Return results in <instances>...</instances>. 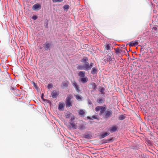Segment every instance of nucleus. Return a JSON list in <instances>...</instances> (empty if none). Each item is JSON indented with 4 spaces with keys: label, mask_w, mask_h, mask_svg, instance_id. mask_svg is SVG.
<instances>
[{
    "label": "nucleus",
    "mask_w": 158,
    "mask_h": 158,
    "mask_svg": "<svg viewBox=\"0 0 158 158\" xmlns=\"http://www.w3.org/2000/svg\"><path fill=\"white\" fill-rule=\"evenodd\" d=\"M63 0H52L53 2H60L63 1Z\"/></svg>",
    "instance_id": "nucleus-33"
},
{
    "label": "nucleus",
    "mask_w": 158,
    "mask_h": 158,
    "mask_svg": "<svg viewBox=\"0 0 158 158\" xmlns=\"http://www.w3.org/2000/svg\"><path fill=\"white\" fill-rule=\"evenodd\" d=\"M34 86L36 88H37V85H36L35 83H34Z\"/></svg>",
    "instance_id": "nucleus-44"
},
{
    "label": "nucleus",
    "mask_w": 158,
    "mask_h": 158,
    "mask_svg": "<svg viewBox=\"0 0 158 158\" xmlns=\"http://www.w3.org/2000/svg\"><path fill=\"white\" fill-rule=\"evenodd\" d=\"M84 137L85 138L89 139L91 137V135L89 134H86L85 135Z\"/></svg>",
    "instance_id": "nucleus-30"
},
{
    "label": "nucleus",
    "mask_w": 158,
    "mask_h": 158,
    "mask_svg": "<svg viewBox=\"0 0 158 158\" xmlns=\"http://www.w3.org/2000/svg\"><path fill=\"white\" fill-rule=\"evenodd\" d=\"M88 60V58L87 57H84L81 60V61L83 63H85L87 62Z\"/></svg>",
    "instance_id": "nucleus-23"
},
{
    "label": "nucleus",
    "mask_w": 158,
    "mask_h": 158,
    "mask_svg": "<svg viewBox=\"0 0 158 158\" xmlns=\"http://www.w3.org/2000/svg\"><path fill=\"white\" fill-rule=\"evenodd\" d=\"M106 49L107 50H109L110 49V46L109 44H107L106 45Z\"/></svg>",
    "instance_id": "nucleus-35"
},
{
    "label": "nucleus",
    "mask_w": 158,
    "mask_h": 158,
    "mask_svg": "<svg viewBox=\"0 0 158 158\" xmlns=\"http://www.w3.org/2000/svg\"><path fill=\"white\" fill-rule=\"evenodd\" d=\"M90 85L92 86L91 88L94 90H95L97 89V86L95 83L92 82L90 84Z\"/></svg>",
    "instance_id": "nucleus-17"
},
{
    "label": "nucleus",
    "mask_w": 158,
    "mask_h": 158,
    "mask_svg": "<svg viewBox=\"0 0 158 158\" xmlns=\"http://www.w3.org/2000/svg\"><path fill=\"white\" fill-rule=\"evenodd\" d=\"M80 130L82 131L84 130L85 128V127L83 124H81L79 126L78 128Z\"/></svg>",
    "instance_id": "nucleus-21"
},
{
    "label": "nucleus",
    "mask_w": 158,
    "mask_h": 158,
    "mask_svg": "<svg viewBox=\"0 0 158 158\" xmlns=\"http://www.w3.org/2000/svg\"><path fill=\"white\" fill-rule=\"evenodd\" d=\"M77 69L81 70H85V69L84 65H79L77 66Z\"/></svg>",
    "instance_id": "nucleus-20"
},
{
    "label": "nucleus",
    "mask_w": 158,
    "mask_h": 158,
    "mask_svg": "<svg viewBox=\"0 0 158 158\" xmlns=\"http://www.w3.org/2000/svg\"><path fill=\"white\" fill-rule=\"evenodd\" d=\"M78 112L79 115L81 116H83L85 114L84 111L82 110H80Z\"/></svg>",
    "instance_id": "nucleus-22"
},
{
    "label": "nucleus",
    "mask_w": 158,
    "mask_h": 158,
    "mask_svg": "<svg viewBox=\"0 0 158 158\" xmlns=\"http://www.w3.org/2000/svg\"><path fill=\"white\" fill-rule=\"evenodd\" d=\"M98 72V70L97 68L94 67L92 69L91 73L93 74H96Z\"/></svg>",
    "instance_id": "nucleus-10"
},
{
    "label": "nucleus",
    "mask_w": 158,
    "mask_h": 158,
    "mask_svg": "<svg viewBox=\"0 0 158 158\" xmlns=\"http://www.w3.org/2000/svg\"><path fill=\"white\" fill-rule=\"evenodd\" d=\"M68 84L67 81H63L62 84L61 86L63 88H65L68 87Z\"/></svg>",
    "instance_id": "nucleus-16"
},
{
    "label": "nucleus",
    "mask_w": 158,
    "mask_h": 158,
    "mask_svg": "<svg viewBox=\"0 0 158 158\" xmlns=\"http://www.w3.org/2000/svg\"><path fill=\"white\" fill-rule=\"evenodd\" d=\"M41 8V5L39 4H35L32 6V9L34 10H39Z\"/></svg>",
    "instance_id": "nucleus-5"
},
{
    "label": "nucleus",
    "mask_w": 158,
    "mask_h": 158,
    "mask_svg": "<svg viewBox=\"0 0 158 158\" xmlns=\"http://www.w3.org/2000/svg\"><path fill=\"white\" fill-rule=\"evenodd\" d=\"M44 94L42 93L41 94V98L43 100V101H44V102L46 101L47 100L46 99H44Z\"/></svg>",
    "instance_id": "nucleus-34"
},
{
    "label": "nucleus",
    "mask_w": 158,
    "mask_h": 158,
    "mask_svg": "<svg viewBox=\"0 0 158 158\" xmlns=\"http://www.w3.org/2000/svg\"><path fill=\"white\" fill-rule=\"evenodd\" d=\"M114 59V56L111 53H109L104 57L103 61L105 63L109 62V64H110Z\"/></svg>",
    "instance_id": "nucleus-1"
},
{
    "label": "nucleus",
    "mask_w": 158,
    "mask_h": 158,
    "mask_svg": "<svg viewBox=\"0 0 158 158\" xmlns=\"http://www.w3.org/2000/svg\"><path fill=\"white\" fill-rule=\"evenodd\" d=\"M69 123L71 125V127L73 129H77V126L74 123V122Z\"/></svg>",
    "instance_id": "nucleus-18"
},
{
    "label": "nucleus",
    "mask_w": 158,
    "mask_h": 158,
    "mask_svg": "<svg viewBox=\"0 0 158 158\" xmlns=\"http://www.w3.org/2000/svg\"><path fill=\"white\" fill-rule=\"evenodd\" d=\"M65 116L66 118H68L69 117L70 115L69 114H65Z\"/></svg>",
    "instance_id": "nucleus-42"
},
{
    "label": "nucleus",
    "mask_w": 158,
    "mask_h": 158,
    "mask_svg": "<svg viewBox=\"0 0 158 158\" xmlns=\"http://www.w3.org/2000/svg\"><path fill=\"white\" fill-rule=\"evenodd\" d=\"M75 97L76 99L77 100H79L80 101L81 100V96L79 95H76Z\"/></svg>",
    "instance_id": "nucleus-31"
},
{
    "label": "nucleus",
    "mask_w": 158,
    "mask_h": 158,
    "mask_svg": "<svg viewBox=\"0 0 158 158\" xmlns=\"http://www.w3.org/2000/svg\"><path fill=\"white\" fill-rule=\"evenodd\" d=\"M115 53L116 54H118L119 53H120L122 52V50L121 49H119L118 48L117 49H115Z\"/></svg>",
    "instance_id": "nucleus-24"
},
{
    "label": "nucleus",
    "mask_w": 158,
    "mask_h": 158,
    "mask_svg": "<svg viewBox=\"0 0 158 158\" xmlns=\"http://www.w3.org/2000/svg\"><path fill=\"white\" fill-rule=\"evenodd\" d=\"M88 103L89 105L91 106L92 105V104L91 102L89 99H88Z\"/></svg>",
    "instance_id": "nucleus-36"
},
{
    "label": "nucleus",
    "mask_w": 158,
    "mask_h": 158,
    "mask_svg": "<svg viewBox=\"0 0 158 158\" xmlns=\"http://www.w3.org/2000/svg\"><path fill=\"white\" fill-rule=\"evenodd\" d=\"M105 90V89L103 87H101L99 89V91L101 93V94H104L105 93L104 92V91Z\"/></svg>",
    "instance_id": "nucleus-25"
},
{
    "label": "nucleus",
    "mask_w": 158,
    "mask_h": 158,
    "mask_svg": "<svg viewBox=\"0 0 158 158\" xmlns=\"http://www.w3.org/2000/svg\"><path fill=\"white\" fill-rule=\"evenodd\" d=\"M109 133H108L107 132H105L104 133L100 135V138L101 139L105 137L108 136L109 135Z\"/></svg>",
    "instance_id": "nucleus-19"
},
{
    "label": "nucleus",
    "mask_w": 158,
    "mask_h": 158,
    "mask_svg": "<svg viewBox=\"0 0 158 158\" xmlns=\"http://www.w3.org/2000/svg\"><path fill=\"white\" fill-rule=\"evenodd\" d=\"M52 87V85L51 84H48L47 87L48 89H50Z\"/></svg>",
    "instance_id": "nucleus-39"
},
{
    "label": "nucleus",
    "mask_w": 158,
    "mask_h": 158,
    "mask_svg": "<svg viewBox=\"0 0 158 158\" xmlns=\"http://www.w3.org/2000/svg\"><path fill=\"white\" fill-rule=\"evenodd\" d=\"M69 8V6L68 5H65L63 6V8L65 10H68Z\"/></svg>",
    "instance_id": "nucleus-26"
},
{
    "label": "nucleus",
    "mask_w": 158,
    "mask_h": 158,
    "mask_svg": "<svg viewBox=\"0 0 158 158\" xmlns=\"http://www.w3.org/2000/svg\"><path fill=\"white\" fill-rule=\"evenodd\" d=\"M85 63L84 64V66L85 70L88 71L89 70V64L88 62H87Z\"/></svg>",
    "instance_id": "nucleus-15"
},
{
    "label": "nucleus",
    "mask_w": 158,
    "mask_h": 158,
    "mask_svg": "<svg viewBox=\"0 0 158 158\" xmlns=\"http://www.w3.org/2000/svg\"><path fill=\"white\" fill-rule=\"evenodd\" d=\"M117 129V127L116 126H113L110 128V131L112 133L116 131Z\"/></svg>",
    "instance_id": "nucleus-14"
},
{
    "label": "nucleus",
    "mask_w": 158,
    "mask_h": 158,
    "mask_svg": "<svg viewBox=\"0 0 158 158\" xmlns=\"http://www.w3.org/2000/svg\"><path fill=\"white\" fill-rule=\"evenodd\" d=\"M88 81V78L86 77H82L81 79V81L83 83H86Z\"/></svg>",
    "instance_id": "nucleus-11"
},
{
    "label": "nucleus",
    "mask_w": 158,
    "mask_h": 158,
    "mask_svg": "<svg viewBox=\"0 0 158 158\" xmlns=\"http://www.w3.org/2000/svg\"><path fill=\"white\" fill-rule=\"evenodd\" d=\"M52 44L51 43L46 42L44 47V49L46 51H48L50 50V48L52 46Z\"/></svg>",
    "instance_id": "nucleus-3"
},
{
    "label": "nucleus",
    "mask_w": 158,
    "mask_h": 158,
    "mask_svg": "<svg viewBox=\"0 0 158 158\" xmlns=\"http://www.w3.org/2000/svg\"><path fill=\"white\" fill-rule=\"evenodd\" d=\"M73 98L71 94L69 95L66 98V107L69 108L72 105V102L71 100Z\"/></svg>",
    "instance_id": "nucleus-2"
},
{
    "label": "nucleus",
    "mask_w": 158,
    "mask_h": 158,
    "mask_svg": "<svg viewBox=\"0 0 158 158\" xmlns=\"http://www.w3.org/2000/svg\"><path fill=\"white\" fill-rule=\"evenodd\" d=\"M51 95L52 98H57L58 94H57V92L56 91L54 90L52 91Z\"/></svg>",
    "instance_id": "nucleus-9"
},
{
    "label": "nucleus",
    "mask_w": 158,
    "mask_h": 158,
    "mask_svg": "<svg viewBox=\"0 0 158 158\" xmlns=\"http://www.w3.org/2000/svg\"><path fill=\"white\" fill-rule=\"evenodd\" d=\"M101 106H97L95 107V110L96 112L99 111L100 110Z\"/></svg>",
    "instance_id": "nucleus-32"
},
{
    "label": "nucleus",
    "mask_w": 158,
    "mask_h": 158,
    "mask_svg": "<svg viewBox=\"0 0 158 158\" xmlns=\"http://www.w3.org/2000/svg\"><path fill=\"white\" fill-rule=\"evenodd\" d=\"M94 63H91L89 65V70L93 66Z\"/></svg>",
    "instance_id": "nucleus-38"
},
{
    "label": "nucleus",
    "mask_w": 158,
    "mask_h": 158,
    "mask_svg": "<svg viewBox=\"0 0 158 158\" xmlns=\"http://www.w3.org/2000/svg\"><path fill=\"white\" fill-rule=\"evenodd\" d=\"M139 41L138 40H135V41H131L129 43V45L130 46H135L136 45H137L139 43Z\"/></svg>",
    "instance_id": "nucleus-6"
},
{
    "label": "nucleus",
    "mask_w": 158,
    "mask_h": 158,
    "mask_svg": "<svg viewBox=\"0 0 158 158\" xmlns=\"http://www.w3.org/2000/svg\"><path fill=\"white\" fill-rule=\"evenodd\" d=\"M11 89L12 90H15V88H14V87H12V88H11Z\"/></svg>",
    "instance_id": "nucleus-45"
},
{
    "label": "nucleus",
    "mask_w": 158,
    "mask_h": 158,
    "mask_svg": "<svg viewBox=\"0 0 158 158\" xmlns=\"http://www.w3.org/2000/svg\"><path fill=\"white\" fill-rule=\"evenodd\" d=\"M72 85L74 86L75 88L76 91L77 93H79L80 90L79 89V85H77V83L75 81H73V82L72 83Z\"/></svg>",
    "instance_id": "nucleus-4"
},
{
    "label": "nucleus",
    "mask_w": 158,
    "mask_h": 158,
    "mask_svg": "<svg viewBox=\"0 0 158 158\" xmlns=\"http://www.w3.org/2000/svg\"><path fill=\"white\" fill-rule=\"evenodd\" d=\"M126 117L123 115H120L118 117V119L120 120H122L125 118Z\"/></svg>",
    "instance_id": "nucleus-28"
},
{
    "label": "nucleus",
    "mask_w": 158,
    "mask_h": 158,
    "mask_svg": "<svg viewBox=\"0 0 158 158\" xmlns=\"http://www.w3.org/2000/svg\"><path fill=\"white\" fill-rule=\"evenodd\" d=\"M106 105H104L103 106H101V108H100V113L101 114H103L106 110Z\"/></svg>",
    "instance_id": "nucleus-13"
},
{
    "label": "nucleus",
    "mask_w": 158,
    "mask_h": 158,
    "mask_svg": "<svg viewBox=\"0 0 158 158\" xmlns=\"http://www.w3.org/2000/svg\"><path fill=\"white\" fill-rule=\"evenodd\" d=\"M92 118H93L96 119H97L98 118V117L96 116L95 115H93L92 116Z\"/></svg>",
    "instance_id": "nucleus-41"
},
{
    "label": "nucleus",
    "mask_w": 158,
    "mask_h": 158,
    "mask_svg": "<svg viewBox=\"0 0 158 158\" xmlns=\"http://www.w3.org/2000/svg\"><path fill=\"white\" fill-rule=\"evenodd\" d=\"M112 112L111 110H107L106 112V114L105 115V118H108L111 115Z\"/></svg>",
    "instance_id": "nucleus-7"
},
{
    "label": "nucleus",
    "mask_w": 158,
    "mask_h": 158,
    "mask_svg": "<svg viewBox=\"0 0 158 158\" xmlns=\"http://www.w3.org/2000/svg\"><path fill=\"white\" fill-rule=\"evenodd\" d=\"M32 18L34 20H35L37 19V16L36 15H34L32 17Z\"/></svg>",
    "instance_id": "nucleus-37"
},
{
    "label": "nucleus",
    "mask_w": 158,
    "mask_h": 158,
    "mask_svg": "<svg viewBox=\"0 0 158 158\" xmlns=\"http://www.w3.org/2000/svg\"><path fill=\"white\" fill-rule=\"evenodd\" d=\"M75 119V117L74 116H72L69 120V123L74 122L73 121Z\"/></svg>",
    "instance_id": "nucleus-29"
},
{
    "label": "nucleus",
    "mask_w": 158,
    "mask_h": 158,
    "mask_svg": "<svg viewBox=\"0 0 158 158\" xmlns=\"http://www.w3.org/2000/svg\"><path fill=\"white\" fill-rule=\"evenodd\" d=\"M87 118L88 119H90V120H92V118L91 117H89V116H88V117H87Z\"/></svg>",
    "instance_id": "nucleus-43"
},
{
    "label": "nucleus",
    "mask_w": 158,
    "mask_h": 158,
    "mask_svg": "<svg viewBox=\"0 0 158 158\" xmlns=\"http://www.w3.org/2000/svg\"><path fill=\"white\" fill-rule=\"evenodd\" d=\"M64 107V105L63 102H60L59 103V106L58 107V110H62L63 108Z\"/></svg>",
    "instance_id": "nucleus-8"
},
{
    "label": "nucleus",
    "mask_w": 158,
    "mask_h": 158,
    "mask_svg": "<svg viewBox=\"0 0 158 158\" xmlns=\"http://www.w3.org/2000/svg\"><path fill=\"white\" fill-rule=\"evenodd\" d=\"M152 29L155 31H156L157 30V28L156 27H153Z\"/></svg>",
    "instance_id": "nucleus-40"
},
{
    "label": "nucleus",
    "mask_w": 158,
    "mask_h": 158,
    "mask_svg": "<svg viewBox=\"0 0 158 158\" xmlns=\"http://www.w3.org/2000/svg\"><path fill=\"white\" fill-rule=\"evenodd\" d=\"M97 102L100 104L104 102V99H99L97 100Z\"/></svg>",
    "instance_id": "nucleus-27"
},
{
    "label": "nucleus",
    "mask_w": 158,
    "mask_h": 158,
    "mask_svg": "<svg viewBox=\"0 0 158 158\" xmlns=\"http://www.w3.org/2000/svg\"><path fill=\"white\" fill-rule=\"evenodd\" d=\"M78 75L80 77H85V73L84 71H80L79 72Z\"/></svg>",
    "instance_id": "nucleus-12"
}]
</instances>
